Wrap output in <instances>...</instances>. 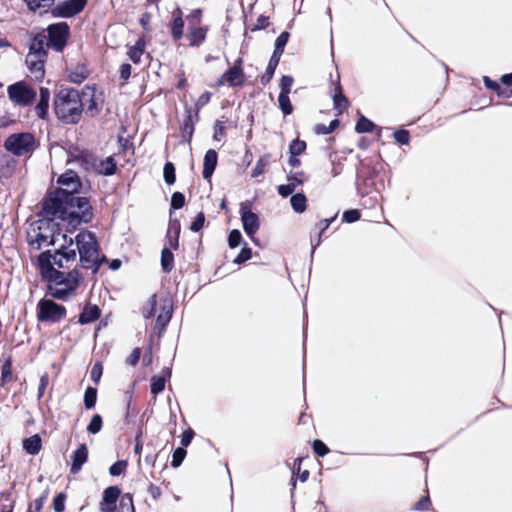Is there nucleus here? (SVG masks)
<instances>
[{
  "label": "nucleus",
  "mask_w": 512,
  "mask_h": 512,
  "mask_svg": "<svg viewBox=\"0 0 512 512\" xmlns=\"http://www.w3.org/2000/svg\"><path fill=\"white\" fill-rule=\"evenodd\" d=\"M29 244L37 250L48 246L65 248L72 244V238L58 229V224L50 219H41L31 224L27 232Z\"/></svg>",
  "instance_id": "1"
},
{
  "label": "nucleus",
  "mask_w": 512,
  "mask_h": 512,
  "mask_svg": "<svg viewBox=\"0 0 512 512\" xmlns=\"http://www.w3.org/2000/svg\"><path fill=\"white\" fill-rule=\"evenodd\" d=\"M39 267L43 277L51 282L49 289L54 297L65 298L77 288L79 282L78 273L74 271L64 275V273L56 269H51L50 259L47 255L39 256Z\"/></svg>",
  "instance_id": "2"
},
{
  "label": "nucleus",
  "mask_w": 512,
  "mask_h": 512,
  "mask_svg": "<svg viewBox=\"0 0 512 512\" xmlns=\"http://www.w3.org/2000/svg\"><path fill=\"white\" fill-rule=\"evenodd\" d=\"M55 112L66 123H76L81 117V100L73 89L61 90L55 97Z\"/></svg>",
  "instance_id": "3"
},
{
  "label": "nucleus",
  "mask_w": 512,
  "mask_h": 512,
  "mask_svg": "<svg viewBox=\"0 0 512 512\" xmlns=\"http://www.w3.org/2000/svg\"><path fill=\"white\" fill-rule=\"evenodd\" d=\"M65 205L60 210L59 217L69 225L76 227L81 222L91 219V205L87 198L68 195L65 196Z\"/></svg>",
  "instance_id": "4"
},
{
  "label": "nucleus",
  "mask_w": 512,
  "mask_h": 512,
  "mask_svg": "<svg viewBox=\"0 0 512 512\" xmlns=\"http://www.w3.org/2000/svg\"><path fill=\"white\" fill-rule=\"evenodd\" d=\"M76 247L83 266L97 270L101 263V257L95 235L90 231L79 233L76 236Z\"/></svg>",
  "instance_id": "5"
},
{
  "label": "nucleus",
  "mask_w": 512,
  "mask_h": 512,
  "mask_svg": "<svg viewBox=\"0 0 512 512\" xmlns=\"http://www.w3.org/2000/svg\"><path fill=\"white\" fill-rule=\"evenodd\" d=\"M173 311L172 300L169 297L157 298L152 296L144 309V316L150 318L157 316V326L160 330L164 329L166 324L170 321Z\"/></svg>",
  "instance_id": "6"
},
{
  "label": "nucleus",
  "mask_w": 512,
  "mask_h": 512,
  "mask_svg": "<svg viewBox=\"0 0 512 512\" xmlns=\"http://www.w3.org/2000/svg\"><path fill=\"white\" fill-rule=\"evenodd\" d=\"M7 92L11 102L18 106L30 105L36 98V91L24 81L8 86Z\"/></svg>",
  "instance_id": "7"
},
{
  "label": "nucleus",
  "mask_w": 512,
  "mask_h": 512,
  "mask_svg": "<svg viewBox=\"0 0 512 512\" xmlns=\"http://www.w3.org/2000/svg\"><path fill=\"white\" fill-rule=\"evenodd\" d=\"M34 137L30 133H18L9 136L5 141V147L15 155H25L34 149Z\"/></svg>",
  "instance_id": "8"
},
{
  "label": "nucleus",
  "mask_w": 512,
  "mask_h": 512,
  "mask_svg": "<svg viewBox=\"0 0 512 512\" xmlns=\"http://www.w3.org/2000/svg\"><path fill=\"white\" fill-rule=\"evenodd\" d=\"M66 315L64 306L50 299H43L38 304V319L47 322H57Z\"/></svg>",
  "instance_id": "9"
},
{
  "label": "nucleus",
  "mask_w": 512,
  "mask_h": 512,
  "mask_svg": "<svg viewBox=\"0 0 512 512\" xmlns=\"http://www.w3.org/2000/svg\"><path fill=\"white\" fill-rule=\"evenodd\" d=\"M65 248L55 247V252H44L41 255H47L50 259L51 269L63 268L66 263L76 259V249L74 248V241L72 244H66Z\"/></svg>",
  "instance_id": "10"
},
{
  "label": "nucleus",
  "mask_w": 512,
  "mask_h": 512,
  "mask_svg": "<svg viewBox=\"0 0 512 512\" xmlns=\"http://www.w3.org/2000/svg\"><path fill=\"white\" fill-rule=\"evenodd\" d=\"M201 13L196 10L188 16L189 28L187 38L190 46H199L205 39L207 28L200 25Z\"/></svg>",
  "instance_id": "11"
},
{
  "label": "nucleus",
  "mask_w": 512,
  "mask_h": 512,
  "mask_svg": "<svg viewBox=\"0 0 512 512\" xmlns=\"http://www.w3.org/2000/svg\"><path fill=\"white\" fill-rule=\"evenodd\" d=\"M49 44L56 50L61 51L69 35V26L64 23H57L48 27Z\"/></svg>",
  "instance_id": "12"
},
{
  "label": "nucleus",
  "mask_w": 512,
  "mask_h": 512,
  "mask_svg": "<svg viewBox=\"0 0 512 512\" xmlns=\"http://www.w3.org/2000/svg\"><path fill=\"white\" fill-rule=\"evenodd\" d=\"M104 96L102 91L96 88L86 87L81 100V107H86L91 115L97 114L103 106Z\"/></svg>",
  "instance_id": "13"
},
{
  "label": "nucleus",
  "mask_w": 512,
  "mask_h": 512,
  "mask_svg": "<svg viewBox=\"0 0 512 512\" xmlns=\"http://www.w3.org/2000/svg\"><path fill=\"white\" fill-rule=\"evenodd\" d=\"M242 227L245 233L253 240L257 233L260 223L257 214L251 211L247 204H242L240 208Z\"/></svg>",
  "instance_id": "14"
},
{
  "label": "nucleus",
  "mask_w": 512,
  "mask_h": 512,
  "mask_svg": "<svg viewBox=\"0 0 512 512\" xmlns=\"http://www.w3.org/2000/svg\"><path fill=\"white\" fill-rule=\"evenodd\" d=\"M87 0H66L52 9L55 17L68 18L78 14L86 5Z\"/></svg>",
  "instance_id": "15"
},
{
  "label": "nucleus",
  "mask_w": 512,
  "mask_h": 512,
  "mask_svg": "<svg viewBox=\"0 0 512 512\" xmlns=\"http://www.w3.org/2000/svg\"><path fill=\"white\" fill-rule=\"evenodd\" d=\"M245 75L239 64H235L226 71L215 83V87H221L228 84L231 87H240L245 82Z\"/></svg>",
  "instance_id": "16"
},
{
  "label": "nucleus",
  "mask_w": 512,
  "mask_h": 512,
  "mask_svg": "<svg viewBox=\"0 0 512 512\" xmlns=\"http://www.w3.org/2000/svg\"><path fill=\"white\" fill-rule=\"evenodd\" d=\"M86 169H91L97 174L112 175L115 172L116 164L112 157H106L105 159H97L89 156L85 160Z\"/></svg>",
  "instance_id": "17"
},
{
  "label": "nucleus",
  "mask_w": 512,
  "mask_h": 512,
  "mask_svg": "<svg viewBox=\"0 0 512 512\" xmlns=\"http://www.w3.org/2000/svg\"><path fill=\"white\" fill-rule=\"evenodd\" d=\"M58 184L61 186L59 191L60 196H68L78 191L80 187L79 178L73 171H68L58 178Z\"/></svg>",
  "instance_id": "18"
},
{
  "label": "nucleus",
  "mask_w": 512,
  "mask_h": 512,
  "mask_svg": "<svg viewBox=\"0 0 512 512\" xmlns=\"http://www.w3.org/2000/svg\"><path fill=\"white\" fill-rule=\"evenodd\" d=\"M121 494V490L117 486L106 488L100 502V510L102 512H115L116 503Z\"/></svg>",
  "instance_id": "19"
},
{
  "label": "nucleus",
  "mask_w": 512,
  "mask_h": 512,
  "mask_svg": "<svg viewBox=\"0 0 512 512\" xmlns=\"http://www.w3.org/2000/svg\"><path fill=\"white\" fill-rule=\"evenodd\" d=\"M45 59H46V56H40V55L27 54V56H26L27 67H28L32 77L37 81L42 80L44 78Z\"/></svg>",
  "instance_id": "20"
},
{
  "label": "nucleus",
  "mask_w": 512,
  "mask_h": 512,
  "mask_svg": "<svg viewBox=\"0 0 512 512\" xmlns=\"http://www.w3.org/2000/svg\"><path fill=\"white\" fill-rule=\"evenodd\" d=\"M49 101H50V91L48 88L41 87L39 91V100L37 105L34 108V111L36 115L41 118L45 119L48 113L49 108Z\"/></svg>",
  "instance_id": "21"
},
{
  "label": "nucleus",
  "mask_w": 512,
  "mask_h": 512,
  "mask_svg": "<svg viewBox=\"0 0 512 512\" xmlns=\"http://www.w3.org/2000/svg\"><path fill=\"white\" fill-rule=\"evenodd\" d=\"M303 175L304 174L302 172L295 175H289L287 179L288 183L278 187L279 194L283 197L290 195L299 185L303 183Z\"/></svg>",
  "instance_id": "22"
},
{
  "label": "nucleus",
  "mask_w": 512,
  "mask_h": 512,
  "mask_svg": "<svg viewBox=\"0 0 512 512\" xmlns=\"http://www.w3.org/2000/svg\"><path fill=\"white\" fill-rule=\"evenodd\" d=\"M88 459V449L82 444L72 455L71 473L76 474Z\"/></svg>",
  "instance_id": "23"
},
{
  "label": "nucleus",
  "mask_w": 512,
  "mask_h": 512,
  "mask_svg": "<svg viewBox=\"0 0 512 512\" xmlns=\"http://www.w3.org/2000/svg\"><path fill=\"white\" fill-rule=\"evenodd\" d=\"M217 165V153L210 149L206 152L204 156V168H203V177L205 179H209Z\"/></svg>",
  "instance_id": "24"
},
{
  "label": "nucleus",
  "mask_w": 512,
  "mask_h": 512,
  "mask_svg": "<svg viewBox=\"0 0 512 512\" xmlns=\"http://www.w3.org/2000/svg\"><path fill=\"white\" fill-rule=\"evenodd\" d=\"M184 21L182 19V12L180 9H176L173 12V21L171 24V33L174 40H179L183 36Z\"/></svg>",
  "instance_id": "25"
},
{
  "label": "nucleus",
  "mask_w": 512,
  "mask_h": 512,
  "mask_svg": "<svg viewBox=\"0 0 512 512\" xmlns=\"http://www.w3.org/2000/svg\"><path fill=\"white\" fill-rule=\"evenodd\" d=\"M45 44L46 36L43 34H38L32 39L28 54L46 56Z\"/></svg>",
  "instance_id": "26"
},
{
  "label": "nucleus",
  "mask_w": 512,
  "mask_h": 512,
  "mask_svg": "<svg viewBox=\"0 0 512 512\" xmlns=\"http://www.w3.org/2000/svg\"><path fill=\"white\" fill-rule=\"evenodd\" d=\"M42 441L39 435L35 434L23 440L24 450L31 455H36L40 452Z\"/></svg>",
  "instance_id": "27"
},
{
  "label": "nucleus",
  "mask_w": 512,
  "mask_h": 512,
  "mask_svg": "<svg viewBox=\"0 0 512 512\" xmlns=\"http://www.w3.org/2000/svg\"><path fill=\"white\" fill-rule=\"evenodd\" d=\"M100 315L99 308L96 305H87L83 309V312L80 314L79 322L81 324H86L93 322Z\"/></svg>",
  "instance_id": "28"
},
{
  "label": "nucleus",
  "mask_w": 512,
  "mask_h": 512,
  "mask_svg": "<svg viewBox=\"0 0 512 512\" xmlns=\"http://www.w3.org/2000/svg\"><path fill=\"white\" fill-rule=\"evenodd\" d=\"M145 50V41L143 38H140L134 46H131L128 49L127 55L129 59L137 64L140 62L141 56L144 54Z\"/></svg>",
  "instance_id": "29"
},
{
  "label": "nucleus",
  "mask_w": 512,
  "mask_h": 512,
  "mask_svg": "<svg viewBox=\"0 0 512 512\" xmlns=\"http://www.w3.org/2000/svg\"><path fill=\"white\" fill-rule=\"evenodd\" d=\"M333 103L336 110H338V113H342L345 111L348 107V100L342 93L341 86L337 84V86L334 89L333 93Z\"/></svg>",
  "instance_id": "30"
},
{
  "label": "nucleus",
  "mask_w": 512,
  "mask_h": 512,
  "mask_svg": "<svg viewBox=\"0 0 512 512\" xmlns=\"http://www.w3.org/2000/svg\"><path fill=\"white\" fill-rule=\"evenodd\" d=\"M89 75V71L85 65H77L68 74V78L73 83H82Z\"/></svg>",
  "instance_id": "31"
},
{
  "label": "nucleus",
  "mask_w": 512,
  "mask_h": 512,
  "mask_svg": "<svg viewBox=\"0 0 512 512\" xmlns=\"http://www.w3.org/2000/svg\"><path fill=\"white\" fill-rule=\"evenodd\" d=\"M31 11L46 10L53 6L55 0H24Z\"/></svg>",
  "instance_id": "32"
},
{
  "label": "nucleus",
  "mask_w": 512,
  "mask_h": 512,
  "mask_svg": "<svg viewBox=\"0 0 512 512\" xmlns=\"http://www.w3.org/2000/svg\"><path fill=\"white\" fill-rule=\"evenodd\" d=\"M307 199L304 194L298 193L291 197L290 203L292 208L297 213H302L306 209Z\"/></svg>",
  "instance_id": "33"
},
{
  "label": "nucleus",
  "mask_w": 512,
  "mask_h": 512,
  "mask_svg": "<svg viewBox=\"0 0 512 512\" xmlns=\"http://www.w3.org/2000/svg\"><path fill=\"white\" fill-rule=\"evenodd\" d=\"M268 163H269L268 155H264V156L260 157L258 159V161L256 162L255 167L252 170L251 176L253 178H256V177L262 175L265 172L266 167L268 166Z\"/></svg>",
  "instance_id": "34"
},
{
  "label": "nucleus",
  "mask_w": 512,
  "mask_h": 512,
  "mask_svg": "<svg viewBox=\"0 0 512 512\" xmlns=\"http://www.w3.org/2000/svg\"><path fill=\"white\" fill-rule=\"evenodd\" d=\"M97 399V391L95 388L88 387L84 394V405L87 409H91L95 406Z\"/></svg>",
  "instance_id": "35"
},
{
  "label": "nucleus",
  "mask_w": 512,
  "mask_h": 512,
  "mask_svg": "<svg viewBox=\"0 0 512 512\" xmlns=\"http://www.w3.org/2000/svg\"><path fill=\"white\" fill-rule=\"evenodd\" d=\"M173 254L168 249H163L161 253V265L164 271H170L173 267Z\"/></svg>",
  "instance_id": "36"
},
{
  "label": "nucleus",
  "mask_w": 512,
  "mask_h": 512,
  "mask_svg": "<svg viewBox=\"0 0 512 512\" xmlns=\"http://www.w3.org/2000/svg\"><path fill=\"white\" fill-rule=\"evenodd\" d=\"M279 107L285 115H289L293 111L290 103L289 94L280 93L278 97Z\"/></svg>",
  "instance_id": "37"
},
{
  "label": "nucleus",
  "mask_w": 512,
  "mask_h": 512,
  "mask_svg": "<svg viewBox=\"0 0 512 512\" xmlns=\"http://www.w3.org/2000/svg\"><path fill=\"white\" fill-rule=\"evenodd\" d=\"M375 125L366 117L361 116L356 124V131L358 133L371 132Z\"/></svg>",
  "instance_id": "38"
},
{
  "label": "nucleus",
  "mask_w": 512,
  "mask_h": 512,
  "mask_svg": "<svg viewBox=\"0 0 512 512\" xmlns=\"http://www.w3.org/2000/svg\"><path fill=\"white\" fill-rule=\"evenodd\" d=\"M288 38L289 34L287 32H283L277 37L273 55L280 57V55L283 53L284 46L286 45Z\"/></svg>",
  "instance_id": "39"
},
{
  "label": "nucleus",
  "mask_w": 512,
  "mask_h": 512,
  "mask_svg": "<svg viewBox=\"0 0 512 512\" xmlns=\"http://www.w3.org/2000/svg\"><path fill=\"white\" fill-rule=\"evenodd\" d=\"M165 387V377L164 376H154L151 380V393L157 395L161 391H163Z\"/></svg>",
  "instance_id": "40"
},
{
  "label": "nucleus",
  "mask_w": 512,
  "mask_h": 512,
  "mask_svg": "<svg viewBox=\"0 0 512 512\" xmlns=\"http://www.w3.org/2000/svg\"><path fill=\"white\" fill-rule=\"evenodd\" d=\"M306 149V143L301 140H294L289 146V152L291 156H298L302 154Z\"/></svg>",
  "instance_id": "41"
},
{
  "label": "nucleus",
  "mask_w": 512,
  "mask_h": 512,
  "mask_svg": "<svg viewBox=\"0 0 512 512\" xmlns=\"http://www.w3.org/2000/svg\"><path fill=\"white\" fill-rule=\"evenodd\" d=\"M102 428V418L100 415L96 414L92 417L87 430L91 434L98 433Z\"/></svg>",
  "instance_id": "42"
},
{
  "label": "nucleus",
  "mask_w": 512,
  "mask_h": 512,
  "mask_svg": "<svg viewBox=\"0 0 512 512\" xmlns=\"http://www.w3.org/2000/svg\"><path fill=\"white\" fill-rule=\"evenodd\" d=\"M163 173L167 184H173L175 182V168L172 163L168 162L165 164Z\"/></svg>",
  "instance_id": "43"
},
{
  "label": "nucleus",
  "mask_w": 512,
  "mask_h": 512,
  "mask_svg": "<svg viewBox=\"0 0 512 512\" xmlns=\"http://www.w3.org/2000/svg\"><path fill=\"white\" fill-rule=\"evenodd\" d=\"M186 456V450L184 448H177L172 456V466L178 467L183 462L184 458Z\"/></svg>",
  "instance_id": "44"
},
{
  "label": "nucleus",
  "mask_w": 512,
  "mask_h": 512,
  "mask_svg": "<svg viewBox=\"0 0 512 512\" xmlns=\"http://www.w3.org/2000/svg\"><path fill=\"white\" fill-rule=\"evenodd\" d=\"M242 241V235L239 230H232L228 237V245L230 248L237 247Z\"/></svg>",
  "instance_id": "45"
},
{
  "label": "nucleus",
  "mask_w": 512,
  "mask_h": 512,
  "mask_svg": "<svg viewBox=\"0 0 512 512\" xmlns=\"http://www.w3.org/2000/svg\"><path fill=\"white\" fill-rule=\"evenodd\" d=\"M185 197L181 192H175L171 198V206L174 209H180L184 206Z\"/></svg>",
  "instance_id": "46"
},
{
  "label": "nucleus",
  "mask_w": 512,
  "mask_h": 512,
  "mask_svg": "<svg viewBox=\"0 0 512 512\" xmlns=\"http://www.w3.org/2000/svg\"><path fill=\"white\" fill-rule=\"evenodd\" d=\"M252 257V251L248 247H244L241 249L240 253L237 255V257L234 259V263L240 264L247 260H249Z\"/></svg>",
  "instance_id": "47"
},
{
  "label": "nucleus",
  "mask_w": 512,
  "mask_h": 512,
  "mask_svg": "<svg viewBox=\"0 0 512 512\" xmlns=\"http://www.w3.org/2000/svg\"><path fill=\"white\" fill-rule=\"evenodd\" d=\"M126 467L127 463L125 461H118L110 467L109 472L113 476H118L125 471Z\"/></svg>",
  "instance_id": "48"
},
{
  "label": "nucleus",
  "mask_w": 512,
  "mask_h": 512,
  "mask_svg": "<svg viewBox=\"0 0 512 512\" xmlns=\"http://www.w3.org/2000/svg\"><path fill=\"white\" fill-rule=\"evenodd\" d=\"M65 495L63 493L58 494L53 500V508L55 512H63L65 509Z\"/></svg>",
  "instance_id": "49"
},
{
  "label": "nucleus",
  "mask_w": 512,
  "mask_h": 512,
  "mask_svg": "<svg viewBox=\"0 0 512 512\" xmlns=\"http://www.w3.org/2000/svg\"><path fill=\"white\" fill-rule=\"evenodd\" d=\"M212 94L210 92H204L199 96L197 101L195 102V109L198 112L202 107L209 103Z\"/></svg>",
  "instance_id": "50"
},
{
  "label": "nucleus",
  "mask_w": 512,
  "mask_h": 512,
  "mask_svg": "<svg viewBox=\"0 0 512 512\" xmlns=\"http://www.w3.org/2000/svg\"><path fill=\"white\" fill-rule=\"evenodd\" d=\"M292 84H293V78L292 77H290V76H283L281 81H280V88H281V92L280 93L289 94L290 90H291V87H292Z\"/></svg>",
  "instance_id": "51"
},
{
  "label": "nucleus",
  "mask_w": 512,
  "mask_h": 512,
  "mask_svg": "<svg viewBox=\"0 0 512 512\" xmlns=\"http://www.w3.org/2000/svg\"><path fill=\"white\" fill-rule=\"evenodd\" d=\"M485 86L492 90H497L498 94L503 97H509V93L502 91L498 83L491 81L488 77H484Z\"/></svg>",
  "instance_id": "52"
},
{
  "label": "nucleus",
  "mask_w": 512,
  "mask_h": 512,
  "mask_svg": "<svg viewBox=\"0 0 512 512\" xmlns=\"http://www.w3.org/2000/svg\"><path fill=\"white\" fill-rule=\"evenodd\" d=\"M204 222H205V216L202 212H200L195 220L191 223L190 225V229L193 231V232H197L199 231L203 226H204Z\"/></svg>",
  "instance_id": "53"
},
{
  "label": "nucleus",
  "mask_w": 512,
  "mask_h": 512,
  "mask_svg": "<svg viewBox=\"0 0 512 512\" xmlns=\"http://www.w3.org/2000/svg\"><path fill=\"white\" fill-rule=\"evenodd\" d=\"M313 449H314V452L318 455V456H325L328 452H329V449L327 448V446L321 442L320 440H315L314 443H313Z\"/></svg>",
  "instance_id": "54"
},
{
  "label": "nucleus",
  "mask_w": 512,
  "mask_h": 512,
  "mask_svg": "<svg viewBox=\"0 0 512 512\" xmlns=\"http://www.w3.org/2000/svg\"><path fill=\"white\" fill-rule=\"evenodd\" d=\"M279 56H276V55H273L269 61V64H268V67H267V81H269L272 76H273V73L276 69V66L278 65V62H279Z\"/></svg>",
  "instance_id": "55"
},
{
  "label": "nucleus",
  "mask_w": 512,
  "mask_h": 512,
  "mask_svg": "<svg viewBox=\"0 0 512 512\" xmlns=\"http://www.w3.org/2000/svg\"><path fill=\"white\" fill-rule=\"evenodd\" d=\"M359 218H360V212L357 209L345 211L343 214V219L348 223L355 222Z\"/></svg>",
  "instance_id": "56"
},
{
  "label": "nucleus",
  "mask_w": 512,
  "mask_h": 512,
  "mask_svg": "<svg viewBox=\"0 0 512 512\" xmlns=\"http://www.w3.org/2000/svg\"><path fill=\"white\" fill-rule=\"evenodd\" d=\"M91 379L98 383L102 375V366L100 363H95L90 372Z\"/></svg>",
  "instance_id": "57"
},
{
  "label": "nucleus",
  "mask_w": 512,
  "mask_h": 512,
  "mask_svg": "<svg viewBox=\"0 0 512 512\" xmlns=\"http://www.w3.org/2000/svg\"><path fill=\"white\" fill-rule=\"evenodd\" d=\"M394 138L400 144H408L409 133L406 130H399L394 133Z\"/></svg>",
  "instance_id": "58"
},
{
  "label": "nucleus",
  "mask_w": 512,
  "mask_h": 512,
  "mask_svg": "<svg viewBox=\"0 0 512 512\" xmlns=\"http://www.w3.org/2000/svg\"><path fill=\"white\" fill-rule=\"evenodd\" d=\"M269 22H268V18L265 17V16H260L255 25H254V28H252V30H260V29H264L268 26Z\"/></svg>",
  "instance_id": "59"
},
{
  "label": "nucleus",
  "mask_w": 512,
  "mask_h": 512,
  "mask_svg": "<svg viewBox=\"0 0 512 512\" xmlns=\"http://www.w3.org/2000/svg\"><path fill=\"white\" fill-rule=\"evenodd\" d=\"M1 372L3 381H6L11 378V363L9 361H6L5 364L2 366Z\"/></svg>",
  "instance_id": "60"
},
{
  "label": "nucleus",
  "mask_w": 512,
  "mask_h": 512,
  "mask_svg": "<svg viewBox=\"0 0 512 512\" xmlns=\"http://www.w3.org/2000/svg\"><path fill=\"white\" fill-rule=\"evenodd\" d=\"M131 75V66L129 64H122L120 67V77L126 81Z\"/></svg>",
  "instance_id": "61"
},
{
  "label": "nucleus",
  "mask_w": 512,
  "mask_h": 512,
  "mask_svg": "<svg viewBox=\"0 0 512 512\" xmlns=\"http://www.w3.org/2000/svg\"><path fill=\"white\" fill-rule=\"evenodd\" d=\"M193 436H194V433L192 430H187V431L183 432L182 437H181V444L183 446H188L191 443Z\"/></svg>",
  "instance_id": "62"
},
{
  "label": "nucleus",
  "mask_w": 512,
  "mask_h": 512,
  "mask_svg": "<svg viewBox=\"0 0 512 512\" xmlns=\"http://www.w3.org/2000/svg\"><path fill=\"white\" fill-rule=\"evenodd\" d=\"M140 359V349L136 348L133 350L131 355L127 358V362L131 365H135Z\"/></svg>",
  "instance_id": "63"
},
{
  "label": "nucleus",
  "mask_w": 512,
  "mask_h": 512,
  "mask_svg": "<svg viewBox=\"0 0 512 512\" xmlns=\"http://www.w3.org/2000/svg\"><path fill=\"white\" fill-rule=\"evenodd\" d=\"M430 504V500H429V497L428 496H425L424 498H422L415 506V509L416 510H425L428 508Z\"/></svg>",
  "instance_id": "64"
}]
</instances>
